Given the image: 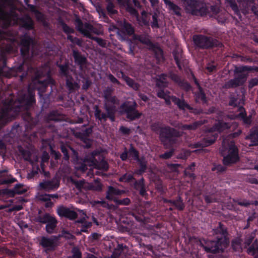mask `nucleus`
Listing matches in <instances>:
<instances>
[{"label":"nucleus","mask_w":258,"mask_h":258,"mask_svg":"<svg viewBox=\"0 0 258 258\" xmlns=\"http://www.w3.org/2000/svg\"><path fill=\"white\" fill-rule=\"evenodd\" d=\"M213 231L214 233L217 235L215 239L200 240V245L208 253H222L229 243L227 228L219 222Z\"/></svg>","instance_id":"f257e3e1"},{"label":"nucleus","mask_w":258,"mask_h":258,"mask_svg":"<svg viewBox=\"0 0 258 258\" xmlns=\"http://www.w3.org/2000/svg\"><path fill=\"white\" fill-rule=\"evenodd\" d=\"M2 98V93L0 91V99ZM36 103L35 92L33 90L29 89L27 94L20 96L15 102L11 100L7 107L0 110V119L3 117H9V112L14 111L19 112L23 110H28Z\"/></svg>","instance_id":"f03ea898"},{"label":"nucleus","mask_w":258,"mask_h":258,"mask_svg":"<svg viewBox=\"0 0 258 258\" xmlns=\"http://www.w3.org/2000/svg\"><path fill=\"white\" fill-rule=\"evenodd\" d=\"M104 103L103 108L105 112H102L98 105H94V116L96 119L101 122H105L109 119L111 122L115 120V114L116 112V104L118 100L115 96H112L109 90H106L104 92Z\"/></svg>","instance_id":"7ed1b4c3"},{"label":"nucleus","mask_w":258,"mask_h":258,"mask_svg":"<svg viewBox=\"0 0 258 258\" xmlns=\"http://www.w3.org/2000/svg\"><path fill=\"white\" fill-rule=\"evenodd\" d=\"M151 128L153 132L159 135V139L164 146L175 144L177 138L181 136L177 130L168 125L163 126L159 122L153 123Z\"/></svg>","instance_id":"20e7f679"},{"label":"nucleus","mask_w":258,"mask_h":258,"mask_svg":"<svg viewBox=\"0 0 258 258\" xmlns=\"http://www.w3.org/2000/svg\"><path fill=\"white\" fill-rule=\"evenodd\" d=\"M253 71L258 72V67L248 66L236 67L234 70L235 77L226 82L224 84V88L226 89L234 88L243 85L246 82L247 77V75L244 73Z\"/></svg>","instance_id":"39448f33"},{"label":"nucleus","mask_w":258,"mask_h":258,"mask_svg":"<svg viewBox=\"0 0 258 258\" xmlns=\"http://www.w3.org/2000/svg\"><path fill=\"white\" fill-rule=\"evenodd\" d=\"M220 153L223 158V164L230 166L239 161V150L233 142H231L227 146L222 145Z\"/></svg>","instance_id":"423d86ee"},{"label":"nucleus","mask_w":258,"mask_h":258,"mask_svg":"<svg viewBox=\"0 0 258 258\" xmlns=\"http://www.w3.org/2000/svg\"><path fill=\"white\" fill-rule=\"evenodd\" d=\"M192 41L196 48L208 49L213 48H222L223 44L217 39L202 34H195Z\"/></svg>","instance_id":"0eeeda50"},{"label":"nucleus","mask_w":258,"mask_h":258,"mask_svg":"<svg viewBox=\"0 0 258 258\" xmlns=\"http://www.w3.org/2000/svg\"><path fill=\"white\" fill-rule=\"evenodd\" d=\"M187 14L195 16H206L209 12L207 4L199 0H185L184 2Z\"/></svg>","instance_id":"6e6552de"},{"label":"nucleus","mask_w":258,"mask_h":258,"mask_svg":"<svg viewBox=\"0 0 258 258\" xmlns=\"http://www.w3.org/2000/svg\"><path fill=\"white\" fill-rule=\"evenodd\" d=\"M22 73L20 75V79L22 81L28 75L29 73L35 74L36 79H38L40 74L37 68H34L30 65H25L24 62L18 66L14 67L10 69L9 72L6 74V76L10 78L12 76L19 75V73Z\"/></svg>","instance_id":"1a4fd4ad"},{"label":"nucleus","mask_w":258,"mask_h":258,"mask_svg":"<svg viewBox=\"0 0 258 258\" xmlns=\"http://www.w3.org/2000/svg\"><path fill=\"white\" fill-rule=\"evenodd\" d=\"M138 105L136 101H125L119 107L120 112L125 114L126 117L130 121L140 118L142 114L137 109Z\"/></svg>","instance_id":"9d476101"},{"label":"nucleus","mask_w":258,"mask_h":258,"mask_svg":"<svg viewBox=\"0 0 258 258\" xmlns=\"http://www.w3.org/2000/svg\"><path fill=\"white\" fill-rule=\"evenodd\" d=\"M75 23L77 30L85 37H86L87 33L90 35H92L91 33H93L98 35L103 33L102 30L94 27L89 23L86 22L83 24L82 20L79 18L76 19Z\"/></svg>","instance_id":"9b49d317"},{"label":"nucleus","mask_w":258,"mask_h":258,"mask_svg":"<svg viewBox=\"0 0 258 258\" xmlns=\"http://www.w3.org/2000/svg\"><path fill=\"white\" fill-rule=\"evenodd\" d=\"M33 43L32 38L28 34H26L22 37L20 43V52L24 59L29 57L30 47Z\"/></svg>","instance_id":"f8f14e48"},{"label":"nucleus","mask_w":258,"mask_h":258,"mask_svg":"<svg viewBox=\"0 0 258 258\" xmlns=\"http://www.w3.org/2000/svg\"><path fill=\"white\" fill-rule=\"evenodd\" d=\"M60 236L52 235L50 237L42 236L39 241V244L43 248L49 250H53L57 246V242Z\"/></svg>","instance_id":"ddd939ff"},{"label":"nucleus","mask_w":258,"mask_h":258,"mask_svg":"<svg viewBox=\"0 0 258 258\" xmlns=\"http://www.w3.org/2000/svg\"><path fill=\"white\" fill-rule=\"evenodd\" d=\"M140 158L139 151L135 148L132 144H130L128 150H127L126 148H124V151L120 155V158L123 161H126L127 158L136 161Z\"/></svg>","instance_id":"4468645a"},{"label":"nucleus","mask_w":258,"mask_h":258,"mask_svg":"<svg viewBox=\"0 0 258 258\" xmlns=\"http://www.w3.org/2000/svg\"><path fill=\"white\" fill-rule=\"evenodd\" d=\"M60 180L56 177L51 180H44L39 184V189L49 192L57 189L59 186Z\"/></svg>","instance_id":"2eb2a0df"},{"label":"nucleus","mask_w":258,"mask_h":258,"mask_svg":"<svg viewBox=\"0 0 258 258\" xmlns=\"http://www.w3.org/2000/svg\"><path fill=\"white\" fill-rule=\"evenodd\" d=\"M172 54L174 61L179 71H181L183 69H185L187 67L188 60L186 59L182 50L175 49L173 50Z\"/></svg>","instance_id":"dca6fc26"},{"label":"nucleus","mask_w":258,"mask_h":258,"mask_svg":"<svg viewBox=\"0 0 258 258\" xmlns=\"http://www.w3.org/2000/svg\"><path fill=\"white\" fill-rule=\"evenodd\" d=\"M56 213L60 217L66 218L70 220H75L78 216L76 212L63 205L57 207Z\"/></svg>","instance_id":"f3484780"},{"label":"nucleus","mask_w":258,"mask_h":258,"mask_svg":"<svg viewBox=\"0 0 258 258\" xmlns=\"http://www.w3.org/2000/svg\"><path fill=\"white\" fill-rule=\"evenodd\" d=\"M92 155L90 157L86 156L83 159L81 158L79 156L78 161H73L75 163V167L78 171L85 172L88 170V167L93 165V161Z\"/></svg>","instance_id":"a211bd4d"},{"label":"nucleus","mask_w":258,"mask_h":258,"mask_svg":"<svg viewBox=\"0 0 258 258\" xmlns=\"http://www.w3.org/2000/svg\"><path fill=\"white\" fill-rule=\"evenodd\" d=\"M61 152L63 154V159L65 161H68L70 159V155L69 151H71V157L73 161H78L79 154L78 152L70 146L61 144L60 146Z\"/></svg>","instance_id":"6ab92c4d"},{"label":"nucleus","mask_w":258,"mask_h":258,"mask_svg":"<svg viewBox=\"0 0 258 258\" xmlns=\"http://www.w3.org/2000/svg\"><path fill=\"white\" fill-rule=\"evenodd\" d=\"M135 33V28L130 23L124 21L118 30L117 34L123 39H125L127 36L133 35Z\"/></svg>","instance_id":"aec40b11"},{"label":"nucleus","mask_w":258,"mask_h":258,"mask_svg":"<svg viewBox=\"0 0 258 258\" xmlns=\"http://www.w3.org/2000/svg\"><path fill=\"white\" fill-rule=\"evenodd\" d=\"M73 56L75 64L79 67L80 70H82L87 64L88 60L86 56L78 50H73Z\"/></svg>","instance_id":"412c9836"},{"label":"nucleus","mask_w":258,"mask_h":258,"mask_svg":"<svg viewBox=\"0 0 258 258\" xmlns=\"http://www.w3.org/2000/svg\"><path fill=\"white\" fill-rule=\"evenodd\" d=\"M166 9L169 11V13L173 15H175L178 17L182 16V9L178 5L174 3L170 0H163Z\"/></svg>","instance_id":"4be33fe9"},{"label":"nucleus","mask_w":258,"mask_h":258,"mask_svg":"<svg viewBox=\"0 0 258 258\" xmlns=\"http://www.w3.org/2000/svg\"><path fill=\"white\" fill-rule=\"evenodd\" d=\"M163 202L165 204H169L170 205L174 206L176 209L180 211H183L185 208V204L180 196H178L175 200L163 198Z\"/></svg>","instance_id":"5701e85b"},{"label":"nucleus","mask_w":258,"mask_h":258,"mask_svg":"<svg viewBox=\"0 0 258 258\" xmlns=\"http://www.w3.org/2000/svg\"><path fill=\"white\" fill-rule=\"evenodd\" d=\"M246 140H250L251 144L249 146H258V125L253 126L246 136Z\"/></svg>","instance_id":"b1692460"},{"label":"nucleus","mask_w":258,"mask_h":258,"mask_svg":"<svg viewBox=\"0 0 258 258\" xmlns=\"http://www.w3.org/2000/svg\"><path fill=\"white\" fill-rule=\"evenodd\" d=\"M0 21L3 22V25L6 28L10 26L12 21L11 13L5 11L1 5H0Z\"/></svg>","instance_id":"393cba45"},{"label":"nucleus","mask_w":258,"mask_h":258,"mask_svg":"<svg viewBox=\"0 0 258 258\" xmlns=\"http://www.w3.org/2000/svg\"><path fill=\"white\" fill-rule=\"evenodd\" d=\"M98 154V152L95 151L92 152V159L93 160V165L95 166L96 168L98 169L102 170L105 171H107L109 168V165L108 163L104 159H102L100 161H97V159H95V156L97 155Z\"/></svg>","instance_id":"a878e982"},{"label":"nucleus","mask_w":258,"mask_h":258,"mask_svg":"<svg viewBox=\"0 0 258 258\" xmlns=\"http://www.w3.org/2000/svg\"><path fill=\"white\" fill-rule=\"evenodd\" d=\"M197 87L198 90L194 93L196 102L202 103L203 104H207L208 100L203 88L201 85H199Z\"/></svg>","instance_id":"bb28decb"},{"label":"nucleus","mask_w":258,"mask_h":258,"mask_svg":"<svg viewBox=\"0 0 258 258\" xmlns=\"http://www.w3.org/2000/svg\"><path fill=\"white\" fill-rule=\"evenodd\" d=\"M20 26L26 30H31L34 28V23L31 17L26 15L20 19Z\"/></svg>","instance_id":"cd10ccee"},{"label":"nucleus","mask_w":258,"mask_h":258,"mask_svg":"<svg viewBox=\"0 0 258 258\" xmlns=\"http://www.w3.org/2000/svg\"><path fill=\"white\" fill-rule=\"evenodd\" d=\"M172 101L176 105L180 110H184L185 109L192 110L193 107L190 106L183 98L180 99L175 96H172Z\"/></svg>","instance_id":"c85d7f7f"},{"label":"nucleus","mask_w":258,"mask_h":258,"mask_svg":"<svg viewBox=\"0 0 258 258\" xmlns=\"http://www.w3.org/2000/svg\"><path fill=\"white\" fill-rule=\"evenodd\" d=\"M63 116L57 110H52L45 116L44 119L46 122L50 121H59L63 119Z\"/></svg>","instance_id":"c756f323"},{"label":"nucleus","mask_w":258,"mask_h":258,"mask_svg":"<svg viewBox=\"0 0 258 258\" xmlns=\"http://www.w3.org/2000/svg\"><path fill=\"white\" fill-rule=\"evenodd\" d=\"M139 166V168L135 171V173L138 175H142L148 168L147 161L144 156L141 157L139 160L136 161Z\"/></svg>","instance_id":"7c9ffc66"},{"label":"nucleus","mask_w":258,"mask_h":258,"mask_svg":"<svg viewBox=\"0 0 258 258\" xmlns=\"http://www.w3.org/2000/svg\"><path fill=\"white\" fill-rule=\"evenodd\" d=\"M238 110L239 112L237 115V117L242 120L244 124H250L252 121L251 115L247 116L245 108L242 106H239Z\"/></svg>","instance_id":"2f4dec72"},{"label":"nucleus","mask_w":258,"mask_h":258,"mask_svg":"<svg viewBox=\"0 0 258 258\" xmlns=\"http://www.w3.org/2000/svg\"><path fill=\"white\" fill-rule=\"evenodd\" d=\"M134 183V188L139 191V194L142 197L145 196L147 194L145 184V179L142 177L140 179L136 180L135 179Z\"/></svg>","instance_id":"473e14b6"},{"label":"nucleus","mask_w":258,"mask_h":258,"mask_svg":"<svg viewBox=\"0 0 258 258\" xmlns=\"http://www.w3.org/2000/svg\"><path fill=\"white\" fill-rule=\"evenodd\" d=\"M243 3L244 7L248 10H250L258 17V5L254 3V0H240Z\"/></svg>","instance_id":"72a5a7b5"},{"label":"nucleus","mask_w":258,"mask_h":258,"mask_svg":"<svg viewBox=\"0 0 258 258\" xmlns=\"http://www.w3.org/2000/svg\"><path fill=\"white\" fill-rule=\"evenodd\" d=\"M124 192V191L123 190H120L112 186H109L106 192V198L109 201H113L114 202L115 198L113 197L114 195L119 196Z\"/></svg>","instance_id":"f704fd0d"},{"label":"nucleus","mask_w":258,"mask_h":258,"mask_svg":"<svg viewBox=\"0 0 258 258\" xmlns=\"http://www.w3.org/2000/svg\"><path fill=\"white\" fill-rule=\"evenodd\" d=\"M24 120L27 122L26 127L27 130H32L38 123L37 117H33L30 113L27 112L24 117Z\"/></svg>","instance_id":"c9c22d12"},{"label":"nucleus","mask_w":258,"mask_h":258,"mask_svg":"<svg viewBox=\"0 0 258 258\" xmlns=\"http://www.w3.org/2000/svg\"><path fill=\"white\" fill-rule=\"evenodd\" d=\"M66 86L71 92H73L80 88V85L75 81L72 75L66 78Z\"/></svg>","instance_id":"e433bc0d"},{"label":"nucleus","mask_w":258,"mask_h":258,"mask_svg":"<svg viewBox=\"0 0 258 258\" xmlns=\"http://www.w3.org/2000/svg\"><path fill=\"white\" fill-rule=\"evenodd\" d=\"M218 137V134L217 133L209 132L205 137L203 139L205 144V147H208L212 145L216 141Z\"/></svg>","instance_id":"4c0bfd02"},{"label":"nucleus","mask_w":258,"mask_h":258,"mask_svg":"<svg viewBox=\"0 0 258 258\" xmlns=\"http://www.w3.org/2000/svg\"><path fill=\"white\" fill-rule=\"evenodd\" d=\"M57 66L59 68V74L61 77L67 78L70 76V66L68 62H65L63 64H58Z\"/></svg>","instance_id":"58836bf2"},{"label":"nucleus","mask_w":258,"mask_h":258,"mask_svg":"<svg viewBox=\"0 0 258 258\" xmlns=\"http://www.w3.org/2000/svg\"><path fill=\"white\" fill-rule=\"evenodd\" d=\"M10 51L9 49H1L0 50V61L2 62V66L0 67V76L4 75V69L7 67V56L6 52Z\"/></svg>","instance_id":"ea45409f"},{"label":"nucleus","mask_w":258,"mask_h":258,"mask_svg":"<svg viewBox=\"0 0 258 258\" xmlns=\"http://www.w3.org/2000/svg\"><path fill=\"white\" fill-rule=\"evenodd\" d=\"M120 74L121 75V78L125 81L128 86L132 88L135 90H138L139 89L140 85L133 79L126 76L122 71L120 72Z\"/></svg>","instance_id":"a19ab883"},{"label":"nucleus","mask_w":258,"mask_h":258,"mask_svg":"<svg viewBox=\"0 0 258 258\" xmlns=\"http://www.w3.org/2000/svg\"><path fill=\"white\" fill-rule=\"evenodd\" d=\"M86 35H86L87 38L95 41L100 47L102 48H106L109 46V42L107 43L106 40L96 36H93L92 35H90L88 33H87Z\"/></svg>","instance_id":"79ce46f5"},{"label":"nucleus","mask_w":258,"mask_h":258,"mask_svg":"<svg viewBox=\"0 0 258 258\" xmlns=\"http://www.w3.org/2000/svg\"><path fill=\"white\" fill-rule=\"evenodd\" d=\"M57 221L54 216L48 223L46 224L45 230L48 234H52L57 226Z\"/></svg>","instance_id":"37998d69"},{"label":"nucleus","mask_w":258,"mask_h":258,"mask_svg":"<svg viewBox=\"0 0 258 258\" xmlns=\"http://www.w3.org/2000/svg\"><path fill=\"white\" fill-rule=\"evenodd\" d=\"M54 216L51 215L49 213H45L43 215H38L35 218V221L41 224H46L48 223Z\"/></svg>","instance_id":"c03bdc74"},{"label":"nucleus","mask_w":258,"mask_h":258,"mask_svg":"<svg viewBox=\"0 0 258 258\" xmlns=\"http://www.w3.org/2000/svg\"><path fill=\"white\" fill-rule=\"evenodd\" d=\"M107 4L106 6V10L109 16H111L117 13V11L114 9L115 5L113 0H106Z\"/></svg>","instance_id":"a18cd8bd"},{"label":"nucleus","mask_w":258,"mask_h":258,"mask_svg":"<svg viewBox=\"0 0 258 258\" xmlns=\"http://www.w3.org/2000/svg\"><path fill=\"white\" fill-rule=\"evenodd\" d=\"M215 127L218 132H222L226 129L230 127V125L228 122H224L222 120H219L215 125Z\"/></svg>","instance_id":"49530a36"},{"label":"nucleus","mask_w":258,"mask_h":258,"mask_svg":"<svg viewBox=\"0 0 258 258\" xmlns=\"http://www.w3.org/2000/svg\"><path fill=\"white\" fill-rule=\"evenodd\" d=\"M126 248L127 247L125 245L118 243L116 247L114 249L113 255L115 257H119L121 256L122 253H123L124 249H126Z\"/></svg>","instance_id":"de8ad7c7"},{"label":"nucleus","mask_w":258,"mask_h":258,"mask_svg":"<svg viewBox=\"0 0 258 258\" xmlns=\"http://www.w3.org/2000/svg\"><path fill=\"white\" fill-rule=\"evenodd\" d=\"M258 250V241L256 239L253 240L252 243L250 245L248 248L247 250V252L250 255H254L256 251Z\"/></svg>","instance_id":"09e8293b"},{"label":"nucleus","mask_w":258,"mask_h":258,"mask_svg":"<svg viewBox=\"0 0 258 258\" xmlns=\"http://www.w3.org/2000/svg\"><path fill=\"white\" fill-rule=\"evenodd\" d=\"M150 15H152V21L151 22L150 25L151 27L154 28H159L160 26L158 24V17L159 14L157 12H154L153 14L149 13Z\"/></svg>","instance_id":"8fccbe9b"},{"label":"nucleus","mask_w":258,"mask_h":258,"mask_svg":"<svg viewBox=\"0 0 258 258\" xmlns=\"http://www.w3.org/2000/svg\"><path fill=\"white\" fill-rule=\"evenodd\" d=\"M177 85L181 89L185 92H189L192 88L190 84L184 79H182Z\"/></svg>","instance_id":"3c124183"},{"label":"nucleus","mask_w":258,"mask_h":258,"mask_svg":"<svg viewBox=\"0 0 258 258\" xmlns=\"http://www.w3.org/2000/svg\"><path fill=\"white\" fill-rule=\"evenodd\" d=\"M242 240L240 238H236L232 240L231 245L233 249L235 251H239L241 250V243Z\"/></svg>","instance_id":"603ef678"},{"label":"nucleus","mask_w":258,"mask_h":258,"mask_svg":"<svg viewBox=\"0 0 258 258\" xmlns=\"http://www.w3.org/2000/svg\"><path fill=\"white\" fill-rule=\"evenodd\" d=\"M240 103L237 95L231 94L229 96V105L232 107H236Z\"/></svg>","instance_id":"864d4df0"},{"label":"nucleus","mask_w":258,"mask_h":258,"mask_svg":"<svg viewBox=\"0 0 258 258\" xmlns=\"http://www.w3.org/2000/svg\"><path fill=\"white\" fill-rule=\"evenodd\" d=\"M114 203L117 205H123L127 206L131 203V200L128 198H125L123 199H118L117 198H115L114 199Z\"/></svg>","instance_id":"5fc2aeb1"},{"label":"nucleus","mask_w":258,"mask_h":258,"mask_svg":"<svg viewBox=\"0 0 258 258\" xmlns=\"http://www.w3.org/2000/svg\"><path fill=\"white\" fill-rule=\"evenodd\" d=\"M225 1L235 14H238L239 13V9L235 0H225Z\"/></svg>","instance_id":"6e6d98bb"},{"label":"nucleus","mask_w":258,"mask_h":258,"mask_svg":"<svg viewBox=\"0 0 258 258\" xmlns=\"http://www.w3.org/2000/svg\"><path fill=\"white\" fill-rule=\"evenodd\" d=\"M135 180L134 176L131 174L125 173L119 178L120 182H130Z\"/></svg>","instance_id":"4d7b16f0"},{"label":"nucleus","mask_w":258,"mask_h":258,"mask_svg":"<svg viewBox=\"0 0 258 258\" xmlns=\"http://www.w3.org/2000/svg\"><path fill=\"white\" fill-rule=\"evenodd\" d=\"M199 125L198 122H194L190 124H185L182 125L181 128L183 130H195Z\"/></svg>","instance_id":"13d9d810"},{"label":"nucleus","mask_w":258,"mask_h":258,"mask_svg":"<svg viewBox=\"0 0 258 258\" xmlns=\"http://www.w3.org/2000/svg\"><path fill=\"white\" fill-rule=\"evenodd\" d=\"M168 77L177 85L182 80L181 77L178 74L173 72L169 73Z\"/></svg>","instance_id":"bf43d9fd"},{"label":"nucleus","mask_w":258,"mask_h":258,"mask_svg":"<svg viewBox=\"0 0 258 258\" xmlns=\"http://www.w3.org/2000/svg\"><path fill=\"white\" fill-rule=\"evenodd\" d=\"M72 252V255L68 256V258H82V253L78 248L74 247Z\"/></svg>","instance_id":"052dcab7"},{"label":"nucleus","mask_w":258,"mask_h":258,"mask_svg":"<svg viewBox=\"0 0 258 258\" xmlns=\"http://www.w3.org/2000/svg\"><path fill=\"white\" fill-rule=\"evenodd\" d=\"M14 194L18 195L24 194L26 190L23 189V185L21 184H16L12 190Z\"/></svg>","instance_id":"680f3d73"},{"label":"nucleus","mask_w":258,"mask_h":258,"mask_svg":"<svg viewBox=\"0 0 258 258\" xmlns=\"http://www.w3.org/2000/svg\"><path fill=\"white\" fill-rule=\"evenodd\" d=\"M207 5V7L209 10L208 13H207V15L210 14L217 15L219 13V9L217 6L215 5L209 6V5Z\"/></svg>","instance_id":"e2e57ef3"},{"label":"nucleus","mask_w":258,"mask_h":258,"mask_svg":"<svg viewBox=\"0 0 258 258\" xmlns=\"http://www.w3.org/2000/svg\"><path fill=\"white\" fill-rule=\"evenodd\" d=\"M41 200L46 202L45 204L46 208H51L53 205V203L51 201L50 199L49 194L45 195L44 196L42 197Z\"/></svg>","instance_id":"0e129e2a"},{"label":"nucleus","mask_w":258,"mask_h":258,"mask_svg":"<svg viewBox=\"0 0 258 258\" xmlns=\"http://www.w3.org/2000/svg\"><path fill=\"white\" fill-rule=\"evenodd\" d=\"M170 94L168 91H165L163 89H158L157 90V95L159 98L164 99Z\"/></svg>","instance_id":"69168bd1"},{"label":"nucleus","mask_w":258,"mask_h":258,"mask_svg":"<svg viewBox=\"0 0 258 258\" xmlns=\"http://www.w3.org/2000/svg\"><path fill=\"white\" fill-rule=\"evenodd\" d=\"M93 132L92 127H89L83 130L82 133H80V137H87L89 138L90 135Z\"/></svg>","instance_id":"338daca9"},{"label":"nucleus","mask_w":258,"mask_h":258,"mask_svg":"<svg viewBox=\"0 0 258 258\" xmlns=\"http://www.w3.org/2000/svg\"><path fill=\"white\" fill-rule=\"evenodd\" d=\"M82 141L84 143V147L87 149L91 148L92 145V141L89 138L80 137Z\"/></svg>","instance_id":"774afa93"}]
</instances>
